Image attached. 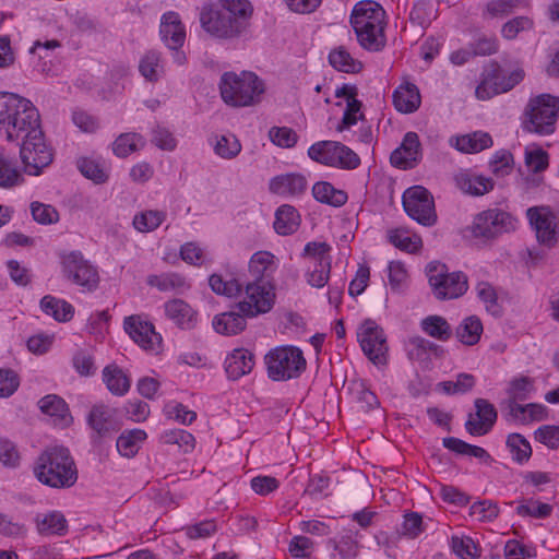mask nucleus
<instances>
[{
  "mask_svg": "<svg viewBox=\"0 0 559 559\" xmlns=\"http://www.w3.org/2000/svg\"><path fill=\"white\" fill-rule=\"evenodd\" d=\"M0 132L9 142L22 140L20 156L26 174L38 176L52 162V152L40 127L39 111L29 99L0 92Z\"/></svg>",
  "mask_w": 559,
  "mask_h": 559,
  "instance_id": "nucleus-1",
  "label": "nucleus"
},
{
  "mask_svg": "<svg viewBox=\"0 0 559 559\" xmlns=\"http://www.w3.org/2000/svg\"><path fill=\"white\" fill-rule=\"evenodd\" d=\"M253 13L249 0H219L215 8L203 9L200 21L202 27L218 38L240 35Z\"/></svg>",
  "mask_w": 559,
  "mask_h": 559,
  "instance_id": "nucleus-2",
  "label": "nucleus"
},
{
  "mask_svg": "<svg viewBox=\"0 0 559 559\" xmlns=\"http://www.w3.org/2000/svg\"><path fill=\"white\" fill-rule=\"evenodd\" d=\"M350 25L360 47L368 51L384 48L385 11L379 3L371 0L356 3L350 14Z\"/></svg>",
  "mask_w": 559,
  "mask_h": 559,
  "instance_id": "nucleus-3",
  "label": "nucleus"
},
{
  "mask_svg": "<svg viewBox=\"0 0 559 559\" xmlns=\"http://www.w3.org/2000/svg\"><path fill=\"white\" fill-rule=\"evenodd\" d=\"M34 474L45 486L52 488L72 487L78 479V469L68 448L53 445L38 456Z\"/></svg>",
  "mask_w": 559,
  "mask_h": 559,
  "instance_id": "nucleus-4",
  "label": "nucleus"
},
{
  "mask_svg": "<svg viewBox=\"0 0 559 559\" xmlns=\"http://www.w3.org/2000/svg\"><path fill=\"white\" fill-rule=\"evenodd\" d=\"M265 91L263 81L253 72H225L219 80L222 99L233 107L258 104Z\"/></svg>",
  "mask_w": 559,
  "mask_h": 559,
  "instance_id": "nucleus-5",
  "label": "nucleus"
},
{
  "mask_svg": "<svg viewBox=\"0 0 559 559\" xmlns=\"http://www.w3.org/2000/svg\"><path fill=\"white\" fill-rule=\"evenodd\" d=\"M559 117V97L540 94L532 97L524 110L522 128L528 133L550 135L556 130Z\"/></svg>",
  "mask_w": 559,
  "mask_h": 559,
  "instance_id": "nucleus-6",
  "label": "nucleus"
},
{
  "mask_svg": "<svg viewBox=\"0 0 559 559\" xmlns=\"http://www.w3.org/2000/svg\"><path fill=\"white\" fill-rule=\"evenodd\" d=\"M267 377L273 381H288L300 377L307 361L302 350L294 345H282L269 350L264 357Z\"/></svg>",
  "mask_w": 559,
  "mask_h": 559,
  "instance_id": "nucleus-7",
  "label": "nucleus"
},
{
  "mask_svg": "<svg viewBox=\"0 0 559 559\" xmlns=\"http://www.w3.org/2000/svg\"><path fill=\"white\" fill-rule=\"evenodd\" d=\"M427 276L437 299H455L468 289L467 276L461 272H449L444 264L431 262L427 265Z\"/></svg>",
  "mask_w": 559,
  "mask_h": 559,
  "instance_id": "nucleus-8",
  "label": "nucleus"
},
{
  "mask_svg": "<svg viewBox=\"0 0 559 559\" xmlns=\"http://www.w3.org/2000/svg\"><path fill=\"white\" fill-rule=\"evenodd\" d=\"M275 304V288L270 282H250L245 287L236 309L248 318H255L271 311Z\"/></svg>",
  "mask_w": 559,
  "mask_h": 559,
  "instance_id": "nucleus-9",
  "label": "nucleus"
},
{
  "mask_svg": "<svg viewBox=\"0 0 559 559\" xmlns=\"http://www.w3.org/2000/svg\"><path fill=\"white\" fill-rule=\"evenodd\" d=\"M516 224L518 221L510 213L500 209H489L475 216L471 233L475 238L491 239L514 230Z\"/></svg>",
  "mask_w": 559,
  "mask_h": 559,
  "instance_id": "nucleus-10",
  "label": "nucleus"
},
{
  "mask_svg": "<svg viewBox=\"0 0 559 559\" xmlns=\"http://www.w3.org/2000/svg\"><path fill=\"white\" fill-rule=\"evenodd\" d=\"M406 214L424 226H431L437 221L435 201L431 193L421 186L406 189L402 197Z\"/></svg>",
  "mask_w": 559,
  "mask_h": 559,
  "instance_id": "nucleus-11",
  "label": "nucleus"
},
{
  "mask_svg": "<svg viewBox=\"0 0 559 559\" xmlns=\"http://www.w3.org/2000/svg\"><path fill=\"white\" fill-rule=\"evenodd\" d=\"M62 272L73 284L83 290H95L99 283L97 269L84 259L80 251H71L61 258Z\"/></svg>",
  "mask_w": 559,
  "mask_h": 559,
  "instance_id": "nucleus-12",
  "label": "nucleus"
},
{
  "mask_svg": "<svg viewBox=\"0 0 559 559\" xmlns=\"http://www.w3.org/2000/svg\"><path fill=\"white\" fill-rule=\"evenodd\" d=\"M357 338L364 354L373 364H385L388 352L386 336L374 321H364L357 330Z\"/></svg>",
  "mask_w": 559,
  "mask_h": 559,
  "instance_id": "nucleus-13",
  "label": "nucleus"
},
{
  "mask_svg": "<svg viewBox=\"0 0 559 559\" xmlns=\"http://www.w3.org/2000/svg\"><path fill=\"white\" fill-rule=\"evenodd\" d=\"M524 73L516 69L508 75L496 67L491 72L487 73L485 79L476 87L475 94L478 99H489L493 95L506 93L512 90L523 80Z\"/></svg>",
  "mask_w": 559,
  "mask_h": 559,
  "instance_id": "nucleus-14",
  "label": "nucleus"
},
{
  "mask_svg": "<svg viewBox=\"0 0 559 559\" xmlns=\"http://www.w3.org/2000/svg\"><path fill=\"white\" fill-rule=\"evenodd\" d=\"M117 411L109 405L95 403L86 415V425L92 430V439H102L117 432L120 425L116 418Z\"/></svg>",
  "mask_w": 559,
  "mask_h": 559,
  "instance_id": "nucleus-15",
  "label": "nucleus"
},
{
  "mask_svg": "<svg viewBox=\"0 0 559 559\" xmlns=\"http://www.w3.org/2000/svg\"><path fill=\"white\" fill-rule=\"evenodd\" d=\"M475 413H471L465 423L466 431L472 436H485L493 427L497 420L496 407L485 399H476Z\"/></svg>",
  "mask_w": 559,
  "mask_h": 559,
  "instance_id": "nucleus-16",
  "label": "nucleus"
},
{
  "mask_svg": "<svg viewBox=\"0 0 559 559\" xmlns=\"http://www.w3.org/2000/svg\"><path fill=\"white\" fill-rule=\"evenodd\" d=\"M527 217L539 242L548 247L557 242L556 216L549 207H531L527 210Z\"/></svg>",
  "mask_w": 559,
  "mask_h": 559,
  "instance_id": "nucleus-17",
  "label": "nucleus"
},
{
  "mask_svg": "<svg viewBox=\"0 0 559 559\" xmlns=\"http://www.w3.org/2000/svg\"><path fill=\"white\" fill-rule=\"evenodd\" d=\"M124 330L139 346L146 350H155L160 344V335L155 332L154 325L138 316L126 318Z\"/></svg>",
  "mask_w": 559,
  "mask_h": 559,
  "instance_id": "nucleus-18",
  "label": "nucleus"
},
{
  "mask_svg": "<svg viewBox=\"0 0 559 559\" xmlns=\"http://www.w3.org/2000/svg\"><path fill=\"white\" fill-rule=\"evenodd\" d=\"M159 35L170 50L181 48L186 40V27L177 12L168 11L160 17Z\"/></svg>",
  "mask_w": 559,
  "mask_h": 559,
  "instance_id": "nucleus-19",
  "label": "nucleus"
},
{
  "mask_svg": "<svg viewBox=\"0 0 559 559\" xmlns=\"http://www.w3.org/2000/svg\"><path fill=\"white\" fill-rule=\"evenodd\" d=\"M420 142L417 133L407 132L401 145L391 154V163L401 169L413 168L420 159Z\"/></svg>",
  "mask_w": 559,
  "mask_h": 559,
  "instance_id": "nucleus-20",
  "label": "nucleus"
},
{
  "mask_svg": "<svg viewBox=\"0 0 559 559\" xmlns=\"http://www.w3.org/2000/svg\"><path fill=\"white\" fill-rule=\"evenodd\" d=\"M361 533L349 526L343 530L337 538H331L328 542L329 547L333 548L332 559H356L360 551Z\"/></svg>",
  "mask_w": 559,
  "mask_h": 559,
  "instance_id": "nucleus-21",
  "label": "nucleus"
},
{
  "mask_svg": "<svg viewBox=\"0 0 559 559\" xmlns=\"http://www.w3.org/2000/svg\"><path fill=\"white\" fill-rule=\"evenodd\" d=\"M163 308L166 318L178 328L190 330L195 326L198 312L183 299H170L164 304Z\"/></svg>",
  "mask_w": 559,
  "mask_h": 559,
  "instance_id": "nucleus-22",
  "label": "nucleus"
},
{
  "mask_svg": "<svg viewBox=\"0 0 559 559\" xmlns=\"http://www.w3.org/2000/svg\"><path fill=\"white\" fill-rule=\"evenodd\" d=\"M308 188V181L300 174H284L271 179L269 189L272 193L284 198H298L302 195Z\"/></svg>",
  "mask_w": 559,
  "mask_h": 559,
  "instance_id": "nucleus-23",
  "label": "nucleus"
},
{
  "mask_svg": "<svg viewBox=\"0 0 559 559\" xmlns=\"http://www.w3.org/2000/svg\"><path fill=\"white\" fill-rule=\"evenodd\" d=\"M38 406L41 413L49 416L52 424L59 428H67L73 423L68 404L59 395L48 394L41 397Z\"/></svg>",
  "mask_w": 559,
  "mask_h": 559,
  "instance_id": "nucleus-24",
  "label": "nucleus"
},
{
  "mask_svg": "<svg viewBox=\"0 0 559 559\" xmlns=\"http://www.w3.org/2000/svg\"><path fill=\"white\" fill-rule=\"evenodd\" d=\"M34 523L40 536H64L68 532V521L60 511L37 513Z\"/></svg>",
  "mask_w": 559,
  "mask_h": 559,
  "instance_id": "nucleus-25",
  "label": "nucleus"
},
{
  "mask_svg": "<svg viewBox=\"0 0 559 559\" xmlns=\"http://www.w3.org/2000/svg\"><path fill=\"white\" fill-rule=\"evenodd\" d=\"M278 267V259L270 251L254 252L248 263V270L253 282H267Z\"/></svg>",
  "mask_w": 559,
  "mask_h": 559,
  "instance_id": "nucleus-26",
  "label": "nucleus"
},
{
  "mask_svg": "<svg viewBox=\"0 0 559 559\" xmlns=\"http://www.w3.org/2000/svg\"><path fill=\"white\" fill-rule=\"evenodd\" d=\"M224 366L227 377L230 380H238L251 372L254 366V356L246 348H236L227 355Z\"/></svg>",
  "mask_w": 559,
  "mask_h": 559,
  "instance_id": "nucleus-27",
  "label": "nucleus"
},
{
  "mask_svg": "<svg viewBox=\"0 0 559 559\" xmlns=\"http://www.w3.org/2000/svg\"><path fill=\"white\" fill-rule=\"evenodd\" d=\"M393 105L402 114L415 112L421 104L418 87L411 82L401 83L393 92Z\"/></svg>",
  "mask_w": 559,
  "mask_h": 559,
  "instance_id": "nucleus-28",
  "label": "nucleus"
},
{
  "mask_svg": "<svg viewBox=\"0 0 559 559\" xmlns=\"http://www.w3.org/2000/svg\"><path fill=\"white\" fill-rule=\"evenodd\" d=\"M449 143L452 147L466 154H474L491 147L492 139L489 133L475 131L472 133L451 136Z\"/></svg>",
  "mask_w": 559,
  "mask_h": 559,
  "instance_id": "nucleus-29",
  "label": "nucleus"
},
{
  "mask_svg": "<svg viewBox=\"0 0 559 559\" xmlns=\"http://www.w3.org/2000/svg\"><path fill=\"white\" fill-rule=\"evenodd\" d=\"M102 380L107 390L116 396H124L131 388V379L116 364L107 365L102 371Z\"/></svg>",
  "mask_w": 559,
  "mask_h": 559,
  "instance_id": "nucleus-30",
  "label": "nucleus"
},
{
  "mask_svg": "<svg viewBox=\"0 0 559 559\" xmlns=\"http://www.w3.org/2000/svg\"><path fill=\"white\" fill-rule=\"evenodd\" d=\"M455 183L462 192L475 197L484 195L493 189L491 178L467 171L455 175Z\"/></svg>",
  "mask_w": 559,
  "mask_h": 559,
  "instance_id": "nucleus-31",
  "label": "nucleus"
},
{
  "mask_svg": "<svg viewBox=\"0 0 559 559\" xmlns=\"http://www.w3.org/2000/svg\"><path fill=\"white\" fill-rule=\"evenodd\" d=\"M335 96L344 97L346 100V109L344 111L342 122L337 127L338 131H343L345 129H349L352 126L356 124L360 118H362V114L360 112L361 103L355 98L354 88L348 85L337 87L335 90Z\"/></svg>",
  "mask_w": 559,
  "mask_h": 559,
  "instance_id": "nucleus-32",
  "label": "nucleus"
},
{
  "mask_svg": "<svg viewBox=\"0 0 559 559\" xmlns=\"http://www.w3.org/2000/svg\"><path fill=\"white\" fill-rule=\"evenodd\" d=\"M246 318L239 310L227 311L216 314L213 319L212 325L214 330L222 335H236L245 330L247 325Z\"/></svg>",
  "mask_w": 559,
  "mask_h": 559,
  "instance_id": "nucleus-33",
  "label": "nucleus"
},
{
  "mask_svg": "<svg viewBox=\"0 0 559 559\" xmlns=\"http://www.w3.org/2000/svg\"><path fill=\"white\" fill-rule=\"evenodd\" d=\"M146 284L155 287L160 292L182 293L190 288L187 278L176 272H166L162 274H151L146 278Z\"/></svg>",
  "mask_w": 559,
  "mask_h": 559,
  "instance_id": "nucleus-34",
  "label": "nucleus"
},
{
  "mask_svg": "<svg viewBox=\"0 0 559 559\" xmlns=\"http://www.w3.org/2000/svg\"><path fill=\"white\" fill-rule=\"evenodd\" d=\"M298 211L288 204L281 205L275 212L274 230L281 236H288L297 231L300 225Z\"/></svg>",
  "mask_w": 559,
  "mask_h": 559,
  "instance_id": "nucleus-35",
  "label": "nucleus"
},
{
  "mask_svg": "<svg viewBox=\"0 0 559 559\" xmlns=\"http://www.w3.org/2000/svg\"><path fill=\"white\" fill-rule=\"evenodd\" d=\"M214 153L223 159H234L241 152V143L233 133L215 134L210 140Z\"/></svg>",
  "mask_w": 559,
  "mask_h": 559,
  "instance_id": "nucleus-36",
  "label": "nucleus"
},
{
  "mask_svg": "<svg viewBox=\"0 0 559 559\" xmlns=\"http://www.w3.org/2000/svg\"><path fill=\"white\" fill-rule=\"evenodd\" d=\"M313 198L324 204L340 207L347 202V193L344 190L336 189L328 181H319L312 187Z\"/></svg>",
  "mask_w": 559,
  "mask_h": 559,
  "instance_id": "nucleus-37",
  "label": "nucleus"
},
{
  "mask_svg": "<svg viewBox=\"0 0 559 559\" xmlns=\"http://www.w3.org/2000/svg\"><path fill=\"white\" fill-rule=\"evenodd\" d=\"M24 175L15 159L0 155V188L14 189L24 183Z\"/></svg>",
  "mask_w": 559,
  "mask_h": 559,
  "instance_id": "nucleus-38",
  "label": "nucleus"
},
{
  "mask_svg": "<svg viewBox=\"0 0 559 559\" xmlns=\"http://www.w3.org/2000/svg\"><path fill=\"white\" fill-rule=\"evenodd\" d=\"M483 323L477 316L464 318L455 329L456 338L464 345L473 346L480 340Z\"/></svg>",
  "mask_w": 559,
  "mask_h": 559,
  "instance_id": "nucleus-39",
  "label": "nucleus"
},
{
  "mask_svg": "<svg viewBox=\"0 0 559 559\" xmlns=\"http://www.w3.org/2000/svg\"><path fill=\"white\" fill-rule=\"evenodd\" d=\"M139 71L148 82L155 83L159 81L165 73L160 53L155 50L144 53L139 62Z\"/></svg>",
  "mask_w": 559,
  "mask_h": 559,
  "instance_id": "nucleus-40",
  "label": "nucleus"
},
{
  "mask_svg": "<svg viewBox=\"0 0 559 559\" xmlns=\"http://www.w3.org/2000/svg\"><path fill=\"white\" fill-rule=\"evenodd\" d=\"M146 438L147 435L143 429L126 430L117 439V450L122 456L132 457L139 452Z\"/></svg>",
  "mask_w": 559,
  "mask_h": 559,
  "instance_id": "nucleus-41",
  "label": "nucleus"
},
{
  "mask_svg": "<svg viewBox=\"0 0 559 559\" xmlns=\"http://www.w3.org/2000/svg\"><path fill=\"white\" fill-rule=\"evenodd\" d=\"M40 309L59 322L70 321L74 314V308L71 304L50 295L41 298Z\"/></svg>",
  "mask_w": 559,
  "mask_h": 559,
  "instance_id": "nucleus-42",
  "label": "nucleus"
},
{
  "mask_svg": "<svg viewBox=\"0 0 559 559\" xmlns=\"http://www.w3.org/2000/svg\"><path fill=\"white\" fill-rule=\"evenodd\" d=\"M420 329L425 334L440 342L449 341L453 334L450 323L437 314L424 318L420 321Z\"/></svg>",
  "mask_w": 559,
  "mask_h": 559,
  "instance_id": "nucleus-43",
  "label": "nucleus"
},
{
  "mask_svg": "<svg viewBox=\"0 0 559 559\" xmlns=\"http://www.w3.org/2000/svg\"><path fill=\"white\" fill-rule=\"evenodd\" d=\"M388 239L394 247L409 253L418 251L423 245L419 236L409 233L405 228L390 229Z\"/></svg>",
  "mask_w": 559,
  "mask_h": 559,
  "instance_id": "nucleus-44",
  "label": "nucleus"
},
{
  "mask_svg": "<svg viewBox=\"0 0 559 559\" xmlns=\"http://www.w3.org/2000/svg\"><path fill=\"white\" fill-rule=\"evenodd\" d=\"M477 298L485 306V309L492 316L499 317L502 307L499 304L498 292L493 285L488 282H479L475 286Z\"/></svg>",
  "mask_w": 559,
  "mask_h": 559,
  "instance_id": "nucleus-45",
  "label": "nucleus"
},
{
  "mask_svg": "<svg viewBox=\"0 0 559 559\" xmlns=\"http://www.w3.org/2000/svg\"><path fill=\"white\" fill-rule=\"evenodd\" d=\"M445 449L461 455L473 456L480 461H487L490 455L481 447L469 444L459 438L448 437L442 440Z\"/></svg>",
  "mask_w": 559,
  "mask_h": 559,
  "instance_id": "nucleus-46",
  "label": "nucleus"
},
{
  "mask_svg": "<svg viewBox=\"0 0 559 559\" xmlns=\"http://www.w3.org/2000/svg\"><path fill=\"white\" fill-rule=\"evenodd\" d=\"M450 546L452 551L460 559H475L480 556V547L469 536L461 534L451 537Z\"/></svg>",
  "mask_w": 559,
  "mask_h": 559,
  "instance_id": "nucleus-47",
  "label": "nucleus"
},
{
  "mask_svg": "<svg viewBox=\"0 0 559 559\" xmlns=\"http://www.w3.org/2000/svg\"><path fill=\"white\" fill-rule=\"evenodd\" d=\"M329 62L337 71L346 73H356L362 68L361 62L354 59L343 47H338L330 52Z\"/></svg>",
  "mask_w": 559,
  "mask_h": 559,
  "instance_id": "nucleus-48",
  "label": "nucleus"
},
{
  "mask_svg": "<svg viewBox=\"0 0 559 559\" xmlns=\"http://www.w3.org/2000/svg\"><path fill=\"white\" fill-rule=\"evenodd\" d=\"M145 139L139 133L120 134L112 144V151L118 157H127L131 153L144 147Z\"/></svg>",
  "mask_w": 559,
  "mask_h": 559,
  "instance_id": "nucleus-49",
  "label": "nucleus"
},
{
  "mask_svg": "<svg viewBox=\"0 0 559 559\" xmlns=\"http://www.w3.org/2000/svg\"><path fill=\"white\" fill-rule=\"evenodd\" d=\"M337 145L336 141L317 142L308 148V156L317 163L333 167Z\"/></svg>",
  "mask_w": 559,
  "mask_h": 559,
  "instance_id": "nucleus-50",
  "label": "nucleus"
},
{
  "mask_svg": "<svg viewBox=\"0 0 559 559\" xmlns=\"http://www.w3.org/2000/svg\"><path fill=\"white\" fill-rule=\"evenodd\" d=\"M507 448L512 459L522 464L532 455L530 442L520 433H510L507 438Z\"/></svg>",
  "mask_w": 559,
  "mask_h": 559,
  "instance_id": "nucleus-51",
  "label": "nucleus"
},
{
  "mask_svg": "<svg viewBox=\"0 0 559 559\" xmlns=\"http://www.w3.org/2000/svg\"><path fill=\"white\" fill-rule=\"evenodd\" d=\"M437 347L432 342L421 336H411L405 343V350L412 360L423 361Z\"/></svg>",
  "mask_w": 559,
  "mask_h": 559,
  "instance_id": "nucleus-52",
  "label": "nucleus"
},
{
  "mask_svg": "<svg viewBox=\"0 0 559 559\" xmlns=\"http://www.w3.org/2000/svg\"><path fill=\"white\" fill-rule=\"evenodd\" d=\"M162 441L165 444H177L185 453L191 452L195 445L194 437L183 429H169L162 433Z\"/></svg>",
  "mask_w": 559,
  "mask_h": 559,
  "instance_id": "nucleus-53",
  "label": "nucleus"
},
{
  "mask_svg": "<svg viewBox=\"0 0 559 559\" xmlns=\"http://www.w3.org/2000/svg\"><path fill=\"white\" fill-rule=\"evenodd\" d=\"M436 16L437 9L435 4L427 0L417 1L409 13L411 21L421 27H427Z\"/></svg>",
  "mask_w": 559,
  "mask_h": 559,
  "instance_id": "nucleus-54",
  "label": "nucleus"
},
{
  "mask_svg": "<svg viewBox=\"0 0 559 559\" xmlns=\"http://www.w3.org/2000/svg\"><path fill=\"white\" fill-rule=\"evenodd\" d=\"M165 219V213L156 210H148L136 214L133 217V226L141 233L155 230Z\"/></svg>",
  "mask_w": 559,
  "mask_h": 559,
  "instance_id": "nucleus-55",
  "label": "nucleus"
},
{
  "mask_svg": "<svg viewBox=\"0 0 559 559\" xmlns=\"http://www.w3.org/2000/svg\"><path fill=\"white\" fill-rule=\"evenodd\" d=\"M330 272L331 261L309 263L306 281L312 287L322 288L329 282Z\"/></svg>",
  "mask_w": 559,
  "mask_h": 559,
  "instance_id": "nucleus-56",
  "label": "nucleus"
},
{
  "mask_svg": "<svg viewBox=\"0 0 559 559\" xmlns=\"http://www.w3.org/2000/svg\"><path fill=\"white\" fill-rule=\"evenodd\" d=\"M516 512L521 516L546 519L551 514L552 506L549 503L540 502L539 500L527 499L521 501L518 504Z\"/></svg>",
  "mask_w": 559,
  "mask_h": 559,
  "instance_id": "nucleus-57",
  "label": "nucleus"
},
{
  "mask_svg": "<svg viewBox=\"0 0 559 559\" xmlns=\"http://www.w3.org/2000/svg\"><path fill=\"white\" fill-rule=\"evenodd\" d=\"M476 383V379L473 374L462 372L459 373L454 380L441 382L439 385L442 391L447 394H465L469 392Z\"/></svg>",
  "mask_w": 559,
  "mask_h": 559,
  "instance_id": "nucleus-58",
  "label": "nucleus"
},
{
  "mask_svg": "<svg viewBox=\"0 0 559 559\" xmlns=\"http://www.w3.org/2000/svg\"><path fill=\"white\" fill-rule=\"evenodd\" d=\"M425 531L423 516L418 512H406L399 530L401 536L415 539Z\"/></svg>",
  "mask_w": 559,
  "mask_h": 559,
  "instance_id": "nucleus-59",
  "label": "nucleus"
},
{
  "mask_svg": "<svg viewBox=\"0 0 559 559\" xmlns=\"http://www.w3.org/2000/svg\"><path fill=\"white\" fill-rule=\"evenodd\" d=\"M209 285L215 294L226 297L237 296L241 292V285L237 280L226 281L218 274L210 276Z\"/></svg>",
  "mask_w": 559,
  "mask_h": 559,
  "instance_id": "nucleus-60",
  "label": "nucleus"
},
{
  "mask_svg": "<svg viewBox=\"0 0 559 559\" xmlns=\"http://www.w3.org/2000/svg\"><path fill=\"white\" fill-rule=\"evenodd\" d=\"M81 174L96 183H103L108 179L107 169L98 162L90 158H82L78 163Z\"/></svg>",
  "mask_w": 559,
  "mask_h": 559,
  "instance_id": "nucleus-61",
  "label": "nucleus"
},
{
  "mask_svg": "<svg viewBox=\"0 0 559 559\" xmlns=\"http://www.w3.org/2000/svg\"><path fill=\"white\" fill-rule=\"evenodd\" d=\"M524 5H526L525 0H491L486 5L485 16L502 17Z\"/></svg>",
  "mask_w": 559,
  "mask_h": 559,
  "instance_id": "nucleus-62",
  "label": "nucleus"
},
{
  "mask_svg": "<svg viewBox=\"0 0 559 559\" xmlns=\"http://www.w3.org/2000/svg\"><path fill=\"white\" fill-rule=\"evenodd\" d=\"M548 153L537 145L525 148V164L533 173L544 171L548 167Z\"/></svg>",
  "mask_w": 559,
  "mask_h": 559,
  "instance_id": "nucleus-63",
  "label": "nucleus"
},
{
  "mask_svg": "<svg viewBox=\"0 0 559 559\" xmlns=\"http://www.w3.org/2000/svg\"><path fill=\"white\" fill-rule=\"evenodd\" d=\"M534 391L533 380L528 377L515 378L510 382L508 394L509 401L527 400Z\"/></svg>",
  "mask_w": 559,
  "mask_h": 559,
  "instance_id": "nucleus-64",
  "label": "nucleus"
}]
</instances>
